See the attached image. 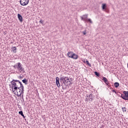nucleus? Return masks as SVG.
<instances>
[{"label": "nucleus", "instance_id": "39448f33", "mask_svg": "<svg viewBox=\"0 0 128 128\" xmlns=\"http://www.w3.org/2000/svg\"><path fill=\"white\" fill-rule=\"evenodd\" d=\"M102 80L106 84V86H110V82H108V78L106 77L102 76Z\"/></svg>", "mask_w": 128, "mask_h": 128}, {"label": "nucleus", "instance_id": "412c9836", "mask_svg": "<svg viewBox=\"0 0 128 128\" xmlns=\"http://www.w3.org/2000/svg\"><path fill=\"white\" fill-rule=\"evenodd\" d=\"M86 22H90V24H92V19H90V18L87 19Z\"/></svg>", "mask_w": 128, "mask_h": 128}, {"label": "nucleus", "instance_id": "ddd939ff", "mask_svg": "<svg viewBox=\"0 0 128 128\" xmlns=\"http://www.w3.org/2000/svg\"><path fill=\"white\" fill-rule=\"evenodd\" d=\"M72 80H74V78H69V86H72Z\"/></svg>", "mask_w": 128, "mask_h": 128}, {"label": "nucleus", "instance_id": "0eeeda50", "mask_svg": "<svg viewBox=\"0 0 128 128\" xmlns=\"http://www.w3.org/2000/svg\"><path fill=\"white\" fill-rule=\"evenodd\" d=\"M18 18L20 22H24V20L22 19V16L20 14H18Z\"/></svg>", "mask_w": 128, "mask_h": 128}, {"label": "nucleus", "instance_id": "2eb2a0df", "mask_svg": "<svg viewBox=\"0 0 128 128\" xmlns=\"http://www.w3.org/2000/svg\"><path fill=\"white\" fill-rule=\"evenodd\" d=\"M19 114H20V116H22L24 118H25L26 116H24V112H22V111H20L18 112Z\"/></svg>", "mask_w": 128, "mask_h": 128}, {"label": "nucleus", "instance_id": "a211bd4d", "mask_svg": "<svg viewBox=\"0 0 128 128\" xmlns=\"http://www.w3.org/2000/svg\"><path fill=\"white\" fill-rule=\"evenodd\" d=\"M12 50L13 52H14L16 54V46H13L12 48Z\"/></svg>", "mask_w": 128, "mask_h": 128}, {"label": "nucleus", "instance_id": "6ab92c4d", "mask_svg": "<svg viewBox=\"0 0 128 128\" xmlns=\"http://www.w3.org/2000/svg\"><path fill=\"white\" fill-rule=\"evenodd\" d=\"M94 74L95 76H98V78L100 76V74L98 72H94Z\"/></svg>", "mask_w": 128, "mask_h": 128}, {"label": "nucleus", "instance_id": "c756f323", "mask_svg": "<svg viewBox=\"0 0 128 128\" xmlns=\"http://www.w3.org/2000/svg\"><path fill=\"white\" fill-rule=\"evenodd\" d=\"M23 102H24V99H23Z\"/></svg>", "mask_w": 128, "mask_h": 128}, {"label": "nucleus", "instance_id": "6e6552de", "mask_svg": "<svg viewBox=\"0 0 128 128\" xmlns=\"http://www.w3.org/2000/svg\"><path fill=\"white\" fill-rule=\"evenodd\" d=\"M78 56L76 54L73 53L72 55L71 56V58H74V60H78Z\"/></svg>", "mask_w": 128, "mask_h": 128}, {"label": "nucleus", "instance_id": "4be33fe9", "mask_svg": "<svg viewBox=\"0 0 128 128\" xmlns=\"http://www.w3.org/2000/svg\"><path fill=\"white\" fill-rule=\"evenodd\" d=\"M116 94H118V96H122V94L120 92H117V93H116Z\"/></svg>", "mask_w": 128, "mask_h": 128}, {"label": "nucleus", "instance_id": "f3484780", "mask_svg": "<svg viewBox=\"0 0 128 128\" xmlns=\"http://www.w3.org/2000/svg\"><path fill=\"white\" fill-rule=\"evenodd\" d=\"M84 62H86V64H88V66H92V64L90 63V62H88V60H86V62L84 61Z\"/></svg>", "mask_w": 128, "mask_h": 128}, {"label": "nucleus", "instance_id": "a878e982", "mask_svg": "<svg viewBox=\"0 0 128 128\" xmlns=\"http://www.w3.org/2000/svg\"><path fill=\"white\" fill-rule=\"evenodd\" d=\"M112 92H114L116 94H117V92H116V90H112Z\"/></svg>", "mask_w": 128, "mask_h": 128}, {"label": "nucleus", "instance_id": "9b49d317", "mask_svg": "<svg viewBox=\"0 0 128 128\" xmlns=\"http://www.w3.org/2000/svg\"><path fill=\"white\" fill-rule=\"evenodd\" d=\"M93 100H94V96H93V94H91L89 95L88 100L90 102H92Z\"/></svg>", "mask_w": 128, "mask_h": 128}, {"label": "nucleus", "instance_id": "b1692460", "mask_svg": "<svg viewBox=\"0 0 128 128\" xmlns=\"http://www.w3.org/2000/svg\"><path fill=\"white\" fill-rule=\"evenodd\" d=\"M18 78H20V80H22L24 78V77L22 76V74H20L19 76H18Z\"/></svg>", "mask_w": 128, "mask_h": 128}, {"label": "nucleus", "instance_id": "f257e3e1", "mask_svg": "<svg viewBox=\"0 0 128 128\" xmlns=\"http://www.w3.org/2000/svg\"><path fill=\"white\" fill-rule=\"evenodd\" d=\"M10 84H10V88H12V92H14L16 96H21L22 94H24V86L20 80L13 79L10 82Z\"/></svg>", "mask_w": 128, "mask_h": 128}, {"label": "nucleus", "instance_id": "4468645a", "mask_svg": "<svg viewBox=\"0 0 128 128\" xmlns=\"http://www.w3.org/2000/svg\"><path fill=\"white\" fill-rule=\"evenodd\" d=\"M22 82L24 84H28V80L26 78H24V80H22Z\"/></svg>", "mask_w": 128, "mask_h": 128}, {"label": "nucleus", "instance_id": "bb28decb", "mask_svg": "<svg viewBox=\"0 0 128 128\" xmlns=\"http://www.w3.org/2000/svg\"><path fill=\"white\" fill-rule=\"evenodd\" d=\"M40 24H42V20H40Z\"/></svg>", "mask_w": 128, "mask_h": 128}, {"label": "nucleus", "instance_id": "cd10ccee", "mask_svg": "<svg viewBox=\"0 0 128 128\" xmlns=\"http://www.w3.org/2000/svg\"><path fill=\"white\" fill-rule=\"evenodd\" d=\"M86 98H90V95L89 94H86Z\"/></svg>", "mask_w": 128, "mask_h": 128}, {"label": "nucleus", "instance_id": "7ed1b4c3", "mask_svg": "<svg viewBox=\"0 0 128 128\" xmlns=\"http://www.w3.org/2000/svg\"><path fill=\"white\" fill-rule=\"evenodd\" d=\"M13 68L15 70H18L19 72H22V74H24V72H26L24 68H22V64L20 62L14 64Z\"/></svg>", "mask_w": 128, "mask_h": 128}, {"label": "nucleus", "instance_id": "f03ea898", "mask_svg": "<svg viewBox=\"0 0 128 128\" xmlns=\"http://www.w3.org/2000/svg\"><path fill=\"white\" fill-rule=\"evenodd\" d=\"M56 84L58 88H60L61 86H62V90H66V88H68V86L69 84L68 77L63 76L60 78L57 76L56 78Z\"/></svg>", "mask_w": 128, "mask_h": 128}, {"label": "nucleus", "instance_id": "20e7f679", "mask_svg": "<svg viewBox=\"0 0 128 128\" xmlns=\"http://www.w3.org/2000/svg\"><path fill=\"white\" fill-rule=\"evenodd\" d=\"M30 0H20V2L21 4V6H27V4H28Z\"/></svg>", "mask_w": 128, "mask_h": 128}, {"label": "nucleus", "instance_id": "393cba45", "mask_svg": "<svg viewBox=\"0 0 128 128\" xmlns=\"http://www.w3.org/2000/svg\"><path fill=\"white\" fill-rule=\"evenodd\" d=\"M82 34L84 36H86V30H84L82 32Z\"/></svg>", "mask_w": 128, "mask_h": 128}, {"label": "nucleus", "instance_id": "dca6fc26", "mask_svg": "<svg viewBox=\"0 0 128 128\" xmlns=\"http://www.w3.org/2000/svg\"><path fill=\"white\" fill-rule=\"evenodd\" d=\"M114 86L115 88H118V86H120V83L116 82L115 83H114Z\"/></svg>", "mask_w": 128, "mask_h": 128}, {"label": "nucleus", "instance_id": "aec40b11", "mask_svg": "<svg viewBox=\"0 0 128 128\" xmlns=\"http://www.w3.org/2000/svg\"><path fill=\"white\" fill-rule=\"evenodd\" d=\"M120 97L123 100H126V96H125L124 94H122Z\"/></svg>", "mask_w": 128, "mask_h": 128}, {"label": "nucleus", "instance_id": "5701e85b", "mask_svg": "<svg viewBox=\"0 0 128 128\" xmlns=\"http://www.w3.org/2000/svg\"><path fill=\"white\" fill-rule=\"evenodd\" d=\"M122 112H126V107H122Z\"/></svg>", "mask_w": 128, "mask_h": 128}, {"label": "nucleus", "instance_id": "c85d7f7f", "mask_svg": "<svg viewBox=\"0 0 128 128\" xmlns=\"http://www.w3.org/2000/svg\"><path fill=\"white\" fill-rule=\"evenodd\" d=\"M86 100H88V98H86Z\"/></svg>", "mask_w": 128, "mask_h": 128}, {"label": "nucleus", "instance_id": "423d86ee", "mask_svg": "<svg viewBox=\"0 0 128 128\" xmlns=\"http://www.w3.org/2000/svg\"><path fill=\"white\" fill-rule=\"evenodd\" d=\"M88 14H86L83 15L82 16H80V18L82 20H84V22H86L88 19Z\"/></svg>", "mask_w": 128, "mask_h": 128}, {"label": "nucleus", "instance_id": "1a4fd4ad", "mask_svg": "<svg viewBox=\"0 0 128 128\" xmlns=\"http://www.w3.org/2000/svg\"><path fill=\"white\" fill-rule=\"evenodd\" d=\"M102 8L104 10L106 11V12H108V10H106V4H102Z\"/></svg>", "mask_w": 128, "mask_h": 128}, {"label": "nucleus", "instance_id": "f8f14e48", "mask_svg": "<svg viewBox=\"0 0 128 128\" xmlns=\"http://www.w3.org/2000/svg\"><path fill=\"white\" fill-rule=\"evenodd\" d=\"M67 54H68V56L72 58V56L74 54V52H68Z\"/></svg>", "mask_w": 128, "mask_h": 128}, {"label": "nucleus", "instance_id": "9d476101", "mask_svg": "<svg viewBox=\"0 0 128 128\" xmlns=\"http://www.w3.org/2000/svg\"><path fill=\"white\" fill-rule=\"evenodd\" d=\"M123 94L125 95L126 100H128V91H124Z\"/></svg>", "mask_w": 128, "mask_h": 128}]
</instances>
